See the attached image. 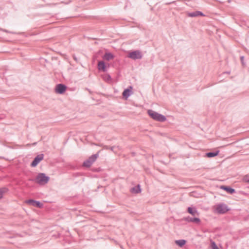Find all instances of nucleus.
<instances>
[{"label":"nucleus","instance_id":"f257e3e1","mask_svg":"<svg viewBox=\"0 0 249 249\" xmlns=\"http://www.w3.org/2000/svg\"><path fill=\"white\" fill-rule=\"evenodd\" d=\"M49 179L50 178L48 176H47L45 174L39 173L33 181L40 185H43L47 183ZM30 180H33V179Z\"/></svg>","mask_w":249,"mask_h":249},{"label":"nucleus","instance_id":"f03ea898","mask_svg":"<svg viewBox=\"0 0 249 249\" xmlns=\"http://www.w3.org/2000/svg\"><path fill=\"white\" fill-rule=\"evenodd\" d=\"M147 112L148 115L155 120L162 122H164L166 120V118L164 116L152 110H148Z\"/></svg>","mask_w":249,"mask_h":249},{"label":"nucleus","instance_id":"7ed1b4c3","mask_svg":"<svg viewBox=\"0 0 249 249\" xmlns=\"http://www.w3.org/2000/svg\"><path fill=\"white\" fill-rule=\"evenodd\" d=\"M98 157V153L91 155L83 162V166L86 167H89L94 162Z\"/></svg>","mask_w":249,"mask_h":249},{"label":"nucleus","instance_id":"20e7f679","mask_svg":"<svg viewBox=\"0 0 249 249\" xmlns=\"http://www.w3.org/2000/svg\"><path fill=\"white\" fill-rule=\"evenodd\" d=\"M215 210L219 214H224L229 211L230 209L228 208L226 204L220 203L216 206Z\"/></svg>","mask_w":249,"mask_h":249},{"label":"nucleus","instance_id":"39448f33","mask_svg":"<svg viewBox=\"0 0 249 249\" xmlns=\"http://www.w3.org/2000/svg\"><path fill=\"white\" fill-rule=\"evenodd\" d=\"M142 56V53L139 50L131 52L128 54V57L134 60L140 59Z\"/></svg>","mask_w":249,"mask_h":249},{"label":"nucleus","instance_id":"423d86ee","mask_svg":"<svg viewBox=\"0 0 249 249\" xmlns=\"http://www.w3.org/2000/svg\"><path fill=\"white\" fill-rule=\"evenodd\" d=\"M67 89V86L63 84L56 85L55 88V92L57 94H62Z\"/></svg>","mask_w":249,"mask_h":249},{"label":"nucleus","instance_id":"0eeeda50","mask_svg":"<svg viewBox=\"0 0 249 249\" xmlns=\"http://www.w3.org/2000/svg\"><path fill=\"white\" fill-rule=\"evenodd\" d=\"M43 154L38 155L34 158L31 164V166L32 167H36L43 159Z\"/></svg>","mask_w":249,"mask_h":249},{"label":"nucleus","instance_id":"6e6552de","mask_svg":"<svg viewBox=\"0 0 249 249\" xmlns=\"http://www.w3.org/2000/svg\"><path fill=\"white\" fill-rule=\"evenodd\" d=\"M26 203L37 208H41L43 207V204L39 201L33 199H29L26 201Z\"/></svg>","mask_w":249,"mask_h":249},{"label":"nucleus","instance_id":"1a4fd4ad","mask_svg":"<svg viewBox=\"0 0 249 249\" xmlns=\"http://www.w3.org/2000/svg\"><path fill=\"white\" fill-rule=\"evenodd\" d=\"M185 220L188 222H193L198 224L200 222V220L197 217H191L190 216L186 217L184 218Z\"/></svg>","mask_w":249,"mask_h":249},{"label":"nucleus","instance_id":"9d476101","mask_svg":"<svg viewBox=\"0 0 249 249\" xmlns=\"http://www.w3.org/2000/svg\"><path fill=\"white\" fill-rule=\"evenodd\" d=\"M98 69L99 71H102L103 72H106L107 71L106 66L104 61H100L98 62Z\"/></svg>","mask_w":249,"mask_h":249},{"label":"nucleus","instance_id":"9b49d317","mask_svg":"<svg viewBox=\"0 0 249 249\" xmlns=\"http://www.w3.org/2000/svg\"><path fill=\"white\" fill-rule=\"evenodd\" d=\"M114 55L111 53H106L103 56V59L107 61L112 60L114 59Z\"/></svg>","mask_w":249,"mask_h":249},{"label":"nucleus","instance_id":"f8f14e48","mask_svg":"<svg viewBox=\"0 0 249 249\" xmlns=\"http://www.w3.org/2000/svg\"><path fill=\"white\" fill-rule=\"evenodd\" d=\"M188 16L190 17H196L197 16H204L203 13L200 11H196L191 13H189Z\"/></svg>","mask_w":249,"mask_h":249},{"label":"nucleus","instance_id":"ddd939ff","mask_svg":"<svg viewBox=\"0 0 249 249\" xmlns=\"http://www.w3.org/2000/svg\"><path fill=\"white\" fill-rule=\"evenodd\" d=\"M221 188L226 191H227L228 193H229L230 194H232L233 193H235V191L234 189L227 186H222L221 187Z\"/></svg>","mask_w":249,"mask_h":249},{"label":"nucleus","instance_id":"4468645a","mask_svg":"<svg viewBox=\"0 0 249 249\" xmlns=\"http://www.w3.org/2000/svg\"><path fill=\"white\" fill-rule=\"evenodd\" d=\"M187 212L193 216L198 215V213L196 208H192L191 207H188L187 209Z\"/></svg>","mask_w":249,"mask_h":249},{"label":"nucleus","instance_id":"2eb2a0df","mask_svg":"<svg viewBox=\"0 0 249 249\" xmlns=\"http://www.w3.org/2000/svg\"><path fill=\"white\" fill-rule=\"evenodd\" d=\"M130 191L131 193L134 194H138L140 193L141 191L140 185L138 184L137 186L132 187Z\"/></svg>","mask_w":249,"mask_h":249},{"label":"nucleus","instance_id":"dca6fc26","mask_svg":"<svg viewBox=\"0 0 249 249\" xmlns=\"http://www.w3.org/2000/svg\"><path fill=\"white\" fill-rule=\"evenodd\" d=\"M131 92V89H125L123 92V96L125 99H127L130 95Z\"/></svg>","mask_w":249,"mask_h":249},{"label":"nucleus","instance_id":"f3484780","mask_svg":"<svg viewBox=\"0 0 249 249\" xmlns=\"http://www.w3.org/2000/svg\"><path fill=\"white\" fill-rule=\"evenodd\" d=\"M219 151L218 150L215 152H210L206 154V156L208 158H213L218 155Z\"/></svg>","mask_w":249,"mask_h":249},{"label":"nucleus","instance_id":"a211bd4d","mask_svg":"<svg viewBox=\"0 0 249 249\" xmlns=\"http://www.w3.org/2000/svg\"><path fill=\"white\" fill-rule=\"evenodd\" d=\"M186 242V240L184 239L178 240L175 241L176 244L180 247L183 246L185 244Z\"/></svg>","mask_w":249,"mask_h":249},{"label":"nucleus","instance_id":"6ab92c4d","mask_svg":"<svg viewBox=\"0 0 249 249\" xmlns=\"http://www.w3.org/2000/svg\"><path fill=\"white\" fill-rule=\"evenodd\" d=\"M103 79L107 81V82H109L110 81H111V76H110V75L108 74H105L104 76H103Z\"/></svg>","mask_w":249,"mask_h":249},{"label":"nucleus","instance_id":"aec40b11","mask_svg":"<svg viewBox=\"0 0 249 249\" xmlns=\"http://www.w3.org/2000/svg\"><path fill=\"white\" fill-rule=\"evenodd\" d=\"M8 191V188L6 187L0 188V194L2 196H3V194L6 193Z\"/></svg>","mask_w":249,"mask_h":249},{"label":"nucleus","instance_id":"412c9836","mask_svg":"<svg viewBox=\"0 0 249 249\" xmlns=\"http://www.w3.org/2000/svg\"><path fill=\"white\" fill-rule=\"evenodd\" d=\"M118 148V149H120V147L119 146H113L110 147H109V149H110L112 151H113L114 152H116V149Z\"/></svg>","mask_w":249,"mask_h":249},{"label":"nucleus","instance_id":"4be33fe9","mask_svg":"<svg viewBox=\"0 0 249 249\" xmlns=\"http://www.w3.org/2000/svg\"><path fill=\"white\" fill-rule=\"evenodd\" d=\"M244 57L243 56H240V60L242 63V64L243 66H245V63H244Z\"/></svg>","mask_w":249,"mask_h":249},{"label":"nucleus","instance_id":"5701e85b","mask_svg":"<svg viewBox=\"0 0 249 249\" xmlns=\"http://www.w3.org/2000/svg\"><path fill=\"white\" fill-rule=\"evenodd\" d=\"M212 249H219L218 247L216 246L214 242L212 243Z\"/></svg>","mask_w":249,"mask_h":249},{"label":"nucleus","instance_id":"b1692460","mask_svg":"<svg viewBox=\"0 0 249 249\" xmlns=\"http://www.w3.org/2000/svg\"><path fill=\"white\" fill-rule=\"evenodd\" d=\"M72 57H73V59L76 62H78V59H77V58L76 57V56L75 55H73Z\"/></svg>","mask_w":249,"mask_h":249},{"label":"nucleus","instance_id":"393cba45","mask_svg":"<svg viewBox=\"0 0 249 249\" xmlns=\"http://www.w3.org/2000/svg\"><path fill=\"white\" fill-rule=\"evenodd\" d=\"M109 146H106L105 148L106 149H109Z\"/></svg>","mask_w":249,"mask_h":249},{"label":"nucleus","instance_id":"a878e982","mask_svg":"<svg viewBox=\"0 0 249 249\" xmlns=\"http://www.w3.org/2000/svg\"><path fill=\"white\" fill-rule=\"evenodd\" d=\"M2 197V196L0 194V199H1Z\"/></svg>","mask_w":249,"mask_h":249},{"label":"nucleus","instance_id":"bb28decb","mask_svg":"<svg viewBox=\"0 0 249 249\" xmlns=\"http://www.w3.org/2000/svg\"><path fill=\"white\" fill-rule=\"evenodd\" d=\"M36 142H35V143H34L33 144L35 145H36Z\"/></svg>","mask_w":249,"mask_h":249},{"label":"nucleus","instance_id":"cd10ccee","mask_svg":"<svg viewBox=\"0 0 249 249\" xmlns=\"http://www.w3.org/2000/svg\"><path fill=\"white\" fill-rule=\"evenodd\" d=\"M129 88H130V89H132V87L131 86H130V87H129Z\"/></svg>","mask_w":249,"mask_h":249},{"label":"nucleus","instance_id":"c85d7f7f","mask_svg":"<svg viewBox=\"0 0 249 249\" xmlns=\"http://www.w3.org/2000/svg\"><path fill=\"white\" fill-rule=\"evenodd\" d=\"M4 31L5 32H8L7 30H4Z\"/></svg>","mask_w":249,"mask_h":249},{"label":"nucleus","instance_id":"c756f323","mask_svg":"<svg viewBox=\"0 0 249 249\" xmlns=\"http://www.w3.org/2000/svg\"><path fill=\"white\" fill-rule=\"evenodd\" d=\"M247 182L249 183V179L247 181Z\"/></svg>","mask_w":249,"mask_h":249}]
</instances>
